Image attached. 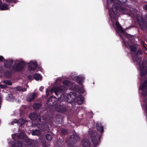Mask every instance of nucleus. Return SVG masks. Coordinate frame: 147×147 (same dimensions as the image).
I'll return each instance as SVG.
<instances>
[{
    "label": "nucleus",
    "instance_id": "obj_12",
    "mask_svg": "<svg viewBox=\"0 0 147 147\" xmlns=\"http://www.w3.org/2000/svg\"><path fill=\"white\" fill-rule=\"evenodd\" d=\"M38 64L36 61L33 62L32 61H31L28 63V69L30 71H34L36 68Z\"/></svg>",
    "mask_w": 147,
    "mask_h": 147
},
{
    "label": "nucleus",
    "instance_id": "obj_8",
    "mask_svg": "<svg viewBox=\"0 0 147 147\" xmlns=\"http://www.w3.org/2000/svg\"><path fill=\"white\" fill-rule=\"evenodd\" d=\"M29 116L31 120L36 121V123H35L34 125H36V124L38 123L42 124L44 123L41 121L40 117L39 116L37 113L36 112L31 113L30 114Z\"/></svg>",
    "mask_w": 147,
    "mask_h": 147
},
{
    "label": "nucleus",
    "instance_id": "obj_47",
    "mask_svg": "<svg viewBox=\"0 0 147 147\" xmlns=\"http://www.w3.org/2000/svg\"><path fill=\"white\" fill-rule=\"evenodd\" d=\"M48 93V92H46V93Z\"/></svg>",
    "mask_w": 147,
    "mask_h": 147
},
{
    "label": "nucleus",
    "instance_id": "obj_32",
    "mask_svg": "<svg viewBox=\"0 0 147 147\" xmlns=\"http://www.w3.org/2000/svg\"><path fill=\"white\" fill-rule=\"evenodd\" d=\"M61 133L63 135H65L67 134V131L65 129H63L61 131Z\"/></svg>",
    "mask_w": 147,
    "mask_h": 147
},
{
    "label": "nucleus",
    "instance_id": "obj_43",
    "mask_svg": "<svg viewBox=\"0 0 147 147\" xmlns=\"http://www.w3.org/2000/svg\"><path fill=\"white\" fill-rule=\"evenodd\" d=\"M2 4V2L1 0H0V6Z\"/></svg>",
    "mask_w": 147,
    "mask_h": 147
},
{
    "label": "nucleus",
    "instance_id": "obj_17",
    "mask_svg": "<svg viewBox=\"0 0 147 147\" xmlns=\"http://www.w3.org/2000/svg\"><path fill=\"white\" fill-rule=\"evenodd\" d=\"M74 79H76V82L80 84H82L83 80L84 79V78L80 76L74 77Z\"/></svg>",
    "mask_w": 147,
    "mask_h": 147
},
{
    "label": "nucleus",
    "instance_id": "obj_7",
    "mask_svg": "<svg viewBox=\"0 0 147 147\" xmlns=\"http://www.w3.org/2000/svg\"><path fill=\"white\" fill-rule=\"evenodd\" d=\"M14 63L12 66V69L15 72H20L24 69L25 66V63L23 61H19Z\"/></svg>",
    "mask_w": 147,
    "mask_h": 147
},
{
    "label": "nucleus",
    "instance_id": "obj_19",
    "mask_svg": "<svg viewBox=\"0 0 147 147\" xmlns=\"http://www.w3.org/2000/svg\"><path fill=\"white\" fill-rule=\"evenodd\" d=\"M137 19L140 26H142L144 23V19L141 16H137Z\"/></svg>",
    "mask_w": 147,
    "mask_h": 147
},
{
    "label": "nucleus",
    "instance_id": "obj_36",
    "mask_svg": "<svg viewBox=\"0 0 147 147\" xmlns=\"http://www.w3.org/2000/svg\"><path fill=\"white\" fill-rule=\"evenodd\" d=\"M27 77L28 79H29L30 80H33V77L31 75H29Z\"/></svg>",
    "mask_w": 147,
    "mask_h": 147
},
{
    "label": "nucleus",
    "instance_id": "obj_35",
    "mask_svg": "<svg viewBox=\"0 0 147 147\" xmlns=\"http://www.w3.org/2000/svg\"><path fill=\"white\" fill-rule=\"evenodd\" d=\"M144 42L143 41H142L141 42V45L142 47H143L145 50H146V48L144 44Z\"/></svg>",
    "mask_w": 147,
    "mask_h": 147
},
{
    "label": "nucleus",
    "instance_id": "obj_38",
    "mask_svg": "<svg viewBox=\"0 0 147 147\" xmlns=\"http://www.w3.org/2000/svg\"><path fill=\"white\" fill-rule=\"evenodd\" d=\"M22 133H21L19 135L18 137L20 139H22L23 138L24 136L22 135Z\"/></svg>",
    "mask_w": 147,
    "mask_h": 147
},
{
    "label": "nucleus",
    "instance_id": "obj_11",
    "mask_svg": "<svg viewBox=\"0 0 147 147\" xmlns=\"http://www.w3.org/2000/svg\"><path fill=\"white\" fill-rule=\"evenodd\" d=\"M55 110L58 112L61 113H64L67 111V109L65 105H61V103L60 105H59L58 103L55 107Z\"/></svg>",
    "mask_w": 147,
    "mask_h": 147
},
{
    "label": "nucleus",
    "instance_id": "obj_20",
    "mask_svg": "<svg viewBox=\"0 0 147 147\" xmlns=\"http://www.w3.org/2000/svg\"><path fill=\"white\" fill-rule=\"evenodd\" d=\"M22 145V142L19 140L15 142L12 146V147H21Z\"/></svg>",
    "mask_w": 147,
    "mask_h": 147
},
{
    "label": "nucleus",
    "instance_id": "obj_37",
    "mask_svg": "<svg viewBox=\"0 0 147 147\" xmlns=\"http://www.w3.org/2000/svg\"><path fill=\"white\" fill-rule=\"evenodd\" d=\"M124 32V30L123 29L122 26L120 25V33L121 32L123 33Z\"/></svg>",
    "mask_w": 147,
    "mask_h": 147
},
{
    "label": "nucleus",
    "instance_id": "obj_4",
    "mask_svg": "<svg viewBox=\"0 0 147 147\" xmlns=\"http://www.w3.org/2000/svg\"><path fill=\"white\" fill-rule=\"evenodd\" d=\"M77 92H69L66 96L67 100L68 102L71 103L74 102H76L79 105L82 104L84 100L81 94L77 96Z\"/></svg>",
    "mask_w": 147,
    "mask_h": 147
},
{
    "label": "nucleus",
    "instance_id": "obj_26",
    "mask_svg": "<svg viewBox=\"0 0 147 147\" xmlns=\"http://www.w3.org/2000/svg\"><path fill=\"white\" fill-rule=\"evenodd\" d=\"M42 106V104L40 103H35L33 104V108L34 109H38Z\"/></svg>",
    "mask_w": 147,
    "mask_h": 147
},
{
    "label": "nucleus",
    "instance_id": "obj_30",
    "mask_svg": "<svg viewBox=\"0 0 147 147\" xmlns=\"http://www.w3.org/2000/svg\"><path fill=\"white\" fill-rule=\"evenodd\" d=\"M25 142L26 143V145H30L32 144V142L30 140H26L25 141Z\"/></svg>",
    "mask_w": 147,
    "mask_h": 147
},
{
    "label": "nucleus",
    "instance_id": "obj_40",
    "mask_svg": "<svg viewBox=\"0 0 147 147\" xmlns=\"http://www.w3.org/2000/svg\"><path fill=\"white\" fill-rule=\"evenodd\" d=\"M142 95L144 96H147V92H142Z\"/></svg>",
    "mask_w": 147,
    "mask_h": 147
},
{
    "label": "nucleus",
    "instance_id": "obj_42",
    "mask_svg": "<svg viewBox=\"0 0 147 147\" xmlns=\"http://www.w3.org/2000/svg\"><path fill=\"white\" fill-rule=\"evenodd\" d=\"M7 2H11L12 1V0H5Z\"/></svg>",
    "mask_w": 147,
    "mask_h": 147
},
{
    "label": "nucleus",
    "instance_id": "obj_16",
    "mask_svg": "<svg viewBox=\"0 0 147 147\" xmlns=\"http://www.w3.org/2000/svg\"><path fill=\"white\" fill-rule=\"evenodd\" d=\"M13 60L7 61L4 63V66L7 69H9L13 66Z\"/></svg>",
    "mask_w": 147,
    "mask_h": 147
},
{
    "label": "nucleus",
    "instance_id": "obj_29",
    "mask_svg": "<svg viewBox=\"0 0 147 147\" xmlns=\"http://www.w3.org/2000/svg\"><path fill=\"white\" fill-rule=\"evenodd\" d=\"M45 138L46 140L50 141L52 140V137L50 134H47L45 135Z\"/></svg>",
    "mask_w": 147,
    "mask_h": 147
},
{
    "label": "nucleus",
    "instance_id": "obj_14",
    "mask_svg": "<svg viewBox=\"0 0 147 147\" xmlns=\"http://www.w3.org/2000/svg\"><path fill=\"white\" fill-rule=\"evenodd\" d=\"M140 91L147 92V80H145L139 88Z\"/></svg>",
    "mask_w": 147,
    "mask_h": 147
},
{
    "label": "nucleus",
    "instance_id": "obj_41",
    "mask_svg": "<svg viewBox=\"0 0 147 147\" xmlns=\"http://www.w3.org/2000/svg\"><path fill=\"white\" fill-rule=\"evenodd\" d=\"M44 88L43 86H41L39 88V90L40 91L42 92Z\"/></svg>",
    "mask_w": 147,
    "mask_h": 147
},
{
    "label": "nucleus",
    "instance_id": "obj_21",
    "mask_svg": "<svg viewBox=\"0 0 147 147\" xmlns=\"http://www.w3.org/2000/svg\"><path fill=\"white\" fill-rule=\"evenodd\" d=\"M33 77L36 80L38 81L41 80L42 76L40 74L38 73H35L33 75Z\"/></svg>",
    "mask_w": 147,
    "mask_h": 147
},
{
    "label": "nucleus",
    "instance_id": "obj_9",
    "mask_svg": "<svg viewBox=\"0 0 147 147\" xmlns=\"http://www.w3.org/2000/svg\"><path fill=\"white\" fill-rule=\"evenodd\" d=\"M80 140L79 136L76 133L71 136L69 139V142L70 144H74Z\"/></svg>",
    "mask_w": 147,
    "mask_h": 147
},
{
    "label": "nucleus",
    "instance_id": "obj_39",
    "mask_svg": "<svg viewBox=\"0 0 147 147\" xmlns=\"http://www.w3.org/2000/svg\"><path fill=\"white\" fill-rule=\"evenodd\" d=\"M4 59V57L2 56H0V61L3 62V60Z\"/></svg>",
    "mask_w": 147,
    "mask_h": 147
},
{
    "label": "nucleus",
    "instance_id": "obj_24",
    "mask_svg": "<svg viewBox=\"0 0 147 147\" xmlns=\"http://www.w3.org/2000/svg\"><path fill=\"white\" fill-rule=\"evenodd\" d=\"M14 96L13 95V94L10 92L9 94H8L6 97V99L8 100H13Z\"/></svg>",
    "mask_w": 147,
    "mask_h": 147
},
{
    "label": "nucleus",
    "instance_id": "obj_45",
    "mask_svg": "<svg viewBox=\"0 0 147 147\" xmlns=\"http://www.w3.org/2000/svg\"><path fill=\"white\" fill-rule=\"evenodd\" d=\"M93 84H95V83H94V82H93Z\"/></svg>",
    "mask_w": 147,
    "mask_h": 147
},
{
    "label": "nucleus",
    "instance_id": "obj_44",
    "mask_svg": "<svg viewBox=\"0 0 147 147\" xmlns=\"http://www.w3.org/2000/svg\"><path fill=\"white\" fill-rule=\"evenodd\" d=\"M8 74H9L10 75H11V73L10 72H8Z\"/></svg>",
    "mask_w": 147,
    "mask_h": 147
},
{
    "label": "nucleus",
    "instance_id": "obj_46",
    "mask_svg": "<svg viewBox=\"0 0 147 147\" xmlns=\"http://www.w3.org/2000/svg\"><path fill=\"white\" fill-rule=\"evenodd\" d=\"M78 93H80V92H78ZM80 93H82V92H80Z\"/></svg>",
    "mask_w": 147,
    "mask_h": 147
},
{
    "label": "nucleus",
    "instance_id": "obj_1",
    "mask_svg": "<svg viewBox=\"0 0 147 147\" xmlns=\"http://www.w3.org/2000/svg\"><path fill=\"white\" fill-rule=\"evenodd\" d=\"M107 5L112 2H114L112 9L109 10V17L113 24L116 31V35L119 36V23L118 17L119 16V0H106Z\"/></svg>",
    "mask_w": 147,
    "mask_h": 147
},
{
    "label": "nucleus",
    "instance_id": "obj_33",
    "mask_svg": "<svg viewBox=\"0 0 147 147\" xmlns=\"http://www.w3.org/2000/svg\"><path fill=\"white\" fill-rule=\"evenodd\" d=\"M142 51L141 49H138L137 51L136 54V55H142Z\"/></svg>",
    "mask_w": 147,
    "mask_h": 147
},
{
    "label": "nucleus",
    "instance_id": "obj_2",
    "mask_svg": "<svg viewBox=\"0 0 147 147\" xmlns=\"http://www.w3.org/2000/svg\"><path fill=\"white\" fill-rule=\"evenodd\" d=\"M63 85L55 86L50 89L47 88L46 92H62L65 91L69 88L76 92H85L84 88L81 87L79 85H73V82L68 80H65L63 82Z\"/></svg>",
    "mask_w": 147,
    "mask_h": 147
},
{
    "label": "nucleus",
    "instance_id": "obj_23",
    "mask_svg": "<svg viewBox=\"0 0 147 147\" xmlns=\"http://www.w3.org/2000/svg\"><path fill=\"white\" fill-rule=\"evenodd\" d=\"M17 122L19 124L18 125L20 126H21L25 123L26 121L24 119L21 118L18 120Z\"/></svg>",
    "mask_w": 147,
    "mask_h": 147
},
{
    "label": "nucleus",
    "instance_id": "obj_28",
    "mask_svg": "<svg viewBox=\"0 0 147 147\" xmlns=\"http://www.w3.org/2000/svg\"><path fill=\"white\" fill-rule=\"evenodd\" d=\"M55 95L57 96H58L59 95H60V96L59 97H58V98H61V97L63 96V97L64 98V92H54Z\"/></svg>",
    "mask_w": 147,
    "mask_h": 147
},
{
    "label": "nucleus",
    "instance_id": "obj_18",
    "mask_svg": "<svg viewBox=\"0 0 147 147\" xmlns=\"http://www.w3.org/2000/svg\"><path fill=\"white\" fill-rule=\"evenodd\" d=\"M83 147H90L91 143L87 140H84L82 141V143Z\"/></svg>",
    "mask_w": 147,
    "mask_h": 147
},
{
    "label": "nucleus",
    "instance_id": "obj_3",
    "mask_svg": "<svg viewBox=\"0 0 147 147\" xmlns=\"http://www.w3.org/2000/svg\"><path fill=\"white\" fill-rule=\"evenodd\" d=\"M96 129L98 132H100V134L93 131H91L90 133L92 142L96 146H97L99 143L100 138L104 131L103 127L100 123H96Z\"/></svg>",
    "mask_w": 147,
    "mask_h": 147
},
{
    "label": "nucleus",
    "instance_id": "obj_10",
    "mask_svg": "<svg viewBox=\"0 0 147 147\" xmlns=\"http://www.w3.org/2000/svg\"><path fill=\"white\" fill-rule=\"evenodd\" d=\"M58 103V101L55 97H50L47 100V104L49 106L56 107Z\"/></svg>",
    "mask_w": 147,
    "mask_h": 147
},
{
    "label": "nucleus",
    "instance_id": "obj_25",
    "mask_svg": "<svg viewBox=\"0 0 147 147\" xmlns=\"http://www.w3.org/2000/svg\"><path fill=\"white\" fill-rule=\"evenodd\" d=\"M17 91L24 92L26 91V89L25 88L22 87L20 86H17L16 88Z\"/></svg>",
    "mask_w": 147,
    "mask_h": 147
},
{
    "label": "nucleus",
    "instance_id": "obj_13",
    "mask_svg": "<svg viewBox=\"0 0 147 147\" xmlns=\"http://www.w3.org/2000/svg\"><path fill=\"white\" fill-rule=\"evenodd\" d=\"M127 0H120V13L121 11L124 12V14H125L127 11L126 8V3Z\"/></svg>",
    "mask_w": 147,
    "mask_h": 147
},
{
    "label": "nucleus",
    "instance_id": "obj_34",
    "mask_svg": "<svg viewBox=\"0 0 147 147\" xmlns=\"http://www.w3.org/2000/svg\"><path fill=\"white\" fill-rule=\"evenodd\" d=\"M17 121L18 120L16 119H14L11 122V124L12 125H13L15 123H18Z\"/></svg>",
    "mask_w": 147,
    "mask_h": 147
},
{
    "label": "nucleus",
    "instance_id": "obj_5",
    "mask_svg": "<svg viewBox=\"0 0 147 147\" xmlns=\"http://www.w3.org/2000/svg\"><path fill=\"white\" fill-rule=\"evenodd\" d=\"M135 60L138 65H139L141 71L140 76L142 77L145 76L147 74V60L145 59H143L141 64H140L142 59L138 56H136Z\"/></svg>",
    "mask_w": 147,
    "mask_h": 147
},
{
    "label": "nucleus",
    "instance_id": "obj_15",
    "mask_svg": "<svg viewBox=\"0 0 147 147\" xmlns=\"http://www.w3.org/2000/svg\"><path fill=\"white\" fill-rule=\"evenodd\" d=\"M36 96L35 92H33L32 94L29 93L26 96L27 100L30 102L32 101L35 98Z\"/></svg>",
    "mask_w": 147,
    "mask_h": 147
},
{
    "label": "nucleus",
    "instance_id": "obj_22",
    "mask_svg": "<svg viewBox=\"0 0 147 147\" xmlns=\"http://www.w3.org/2000/svg\"><path fill=\"white\" fill-rule=\"evenodd\" d=\"M8 9V5L5 3L2 4L0 6V9L1 10H6Z\"/></svg>",
    "mask_w": 147,
    "mask_h": 147
},
{
    "label": "nucleus",
    "instance_id": "obj_31",
    "mask_svg": "<svg viewBox=\"0 0 147 147\" xmlns=\"http://www.w3.org/2000/svg\"><path fill=\"white\" fill-rule=\"evenodd\" d=\"M4 82L6 84L9 85H11L12 84L11 82L9 80H6L4 81Z\"/></svg>",
    "mask_w": 147,
    "mask_h": 147
},
{
    "label": "nucleus",
    "instance_id": "obj_27",
    "mask_svg": "<svg viewBox=\"0 0 147 147\" xmlns=\"http://www.w3.org/2000/svg\"><path fill=\"white\" fill-rule=\"evenodd\" d=\"M129 48L132 52H135L137 50V48L134 45H132L130 46Z\"/></svg>",
    "mask_w": 147,
    "mask_h": 147
},
{
    "label": "nucleus",
    "instance_id": "obj_6",
    "mask_svg": "<svg viewBox=\"0 0 147 147\" xmlns=\"http://www.w3.org/2000/svg\"><path fill=\"white\" fill-rule=\"evenodd\" d=\"M35 126L37 127L39 129H35L33 130L32 134V135L39 136L40 135L42 132H48L49 130V127L48 124L44 122L42 124L38 123L36 124Z\"/></svg>",
    "mask_w": 147,
    "mask_h": 147
}]
</instances>
